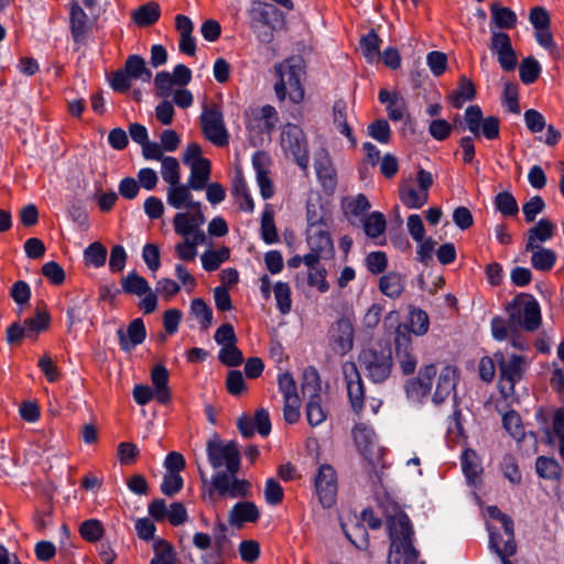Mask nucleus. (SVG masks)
<instances>
[{"label": "nucleus", "instance_id": "1", "mask_svg": "<svg viewBox=\"0 0 564 564\" xmlns=\"http://www.w3.org/2000/svg\"><path fill=\"white\" fill-rule=\"evenodd\" d=\"M249 28L262 44H270L274 40V32L285 24L284 13L273 3L253 0L247 9Z\"/></svg>", "mask_w": 564, "mask_h": 564}, {"label": "nucleus", "instance_id": "2", "mask_svg": "<svg viewBox=\"0 0 564 564\" xmlns=\"http://www.w3.org/2000/svg\"><path fill=\"white\" fill-rule=\"evenodd\" d=\"M278 80L274 85V91L280 100L286 97L294 104H299L304 98V89L301 84V77L304 73L303 61L300 57H290L274 67Z\"/></svg>", "mask_w": 564, "mask_h": 564}, {"label": "nucleus", "instance_id": "3", "mask_svg": "<svg viewBox=\"0 0 564 564\" xmlns=\"http://www.w3.org/2000/svg\"><path fill=\"white\" fill-rule=\"evenodd\" d=\"M237 473L219 470L213 477L210 486L203 494V499L215 503L218 497L247 498L250 495L251 484L247 479L237 478Z\"/></svg>", "mask_w": 564, "mask_h": 564}, {"label": "nucleus", "instance_id": "4", "mask_svg": "<svg viewBox=\"0 0 564 564\" xmlns=\"http://www.w3.org/2000/svg\"><path fill=\"white\" fill-rule=\"evenodd\" d=\"M510 325L514 329L522 328L534 332L541 325V308L539 302L530 294L522 293L516 296L508 305Z\"/></svg>", "mask_w": 564, "mask_h": 564}, {"label": "nucleus", "instance_id": "5", "mask_svg": "<svg viewBox=\"0 0 564 564\" xmlns=\"http://www.w3.org/2000/svg\"><path fill=\"white\" fill-rule=\"evenodd\" d=\"M306 241L310 252L306 254V265L334 256V242L328 225L324 220L312 221L306 229Z\"/></svg>", "mask_w": 564, "mask_h": 564}, {"label": "nucleus", "instance_id": "6", "mask_svg": "<svg viewBox=\"0 0 564 564\" xmlns=\"http://www.w3.org/2000/svg\"><path fill=\"white\" fill-rule=\"evenodd\" d=\"M280 145L286 156L293 158L301 170L306 171L310 163L307 139L302 128L295 123L282 127Z\"/></svg>", "mask_w": 564, "mask_h": 564}, {"label": "nucleus", "instance_id": "7", "mask_svg": "<svg viewBox=\"0 0 564 564\" xmlns=\"http://www.w3.org/2000/svg\"><path fill=\"white\" fill-rule=\"evenodd\" d=\"M207 457L210 466L220 470L238 473L240 469V453L235 442H223L218 435H214L206 444Z\"/></svg>", "mask_w": 564, "mask_h": 564}, {"label": "nucleus", "instance_id": "8", "mask_svg": "<svg viewBox=\"0 0 564 564\" xmlns=\"http://www.w3.org/2000/svg\"><path fill=\"white\" fill-rule=\"evenodd\" d=\"M495 359L499 369L501 392L512 393L514 384L523 378L529 360L521 355L501 351L495 354Z\"/></svg>", "mask_w": 564, "mask_h": 564}, {"label": "nucleus", "instance_id": "9", "mask_svg": "<svg viewBox=\"0 0 564 564\" xmlns=\"http://www.w3.org/2000/svg\"><path fill=\"white\" fill-rule=\"evenodd\" d=\"M304 395H307L306 417L312 426H317L326 420V412L322 406L321 384L316 370L304 375L302 384Z\"/></svg>", "mask_w": 564, "mask_h": 564}, {"label": "nucleus", "instance_id": "10", "mask_svg": "<svg viewBox=\"0 0 564 564\" xmlns=\"http://www.w3.org/2000/svg\"><path fill=\"white\" fill-rule=\"evenodd\" d=\"M359 362L367 377L376 383L383 382L391 373L392 358L390 352L364 349L359 355Z\"/></svg>", "mask_w": 564, "mask_h": 564}, {"label": "nucleus", "instance_id": "11", "mask_svg": "<svg viewBox=\"0 0 564 564\" xmlns=\"http://www.w3.org/2000/svg\"><path fill=\"white\" fill-rule=\"evenodd\" d=\"M200 127L205 138L216 147L228 144L229 134L225 127L223 112L217 105L204 107L200 115Z\"/></svg>", "mask_w": 564, "mask_h": 564}, {"label": "nucleus", "instance_id": "12", "mask_svg": "<svg viewBox=\"0 0 564 564\" xmlns=\"http://www.w3.org/2000/svg\"><path fill=\"white\" fill-rule=\"evenodd\" d=\"M465 123L467 129L475 137H485L488 140H495L500 134V122L497 117L490 116L487 118L482 117V111L479 106H468L464 115Z\"/></svg>", "mask_w": 564, "mask_h": 564}, {"label": "nucleus", "instance_id": "13", "mask_svg": "<svg viewBox=\"0 0 564 564\" xmlns=\"http://www.w3.org/2000/svg\"><path fill=\"white\" fill-rule=\"evenodd\" d=\"M394 355L403 375L414 373L417 366V357L412 345V336L404 324L399 325L395 329Z\"/></svg>", "mask_w": 564, "mask_h": 564}, {"label": "nucleus", "instance_id": "14", "mask_svg": "<svg viewBox=\"0 0 564 564\" xmlns=\"http://www.w3.org/2000/svg\"><path fill=\"white\" fill-rule=\"evenodd\" d=\"M314 488L319 503L330 508L337 498V474L333 466L323 464L314 476Z\"/></svg>", "mask_w": 564, "mask_h": 564}, {"label": "nucleus", "instance_id": "15", "mask_svg": "<svg viewBox=\"0 0 564 564\" xmlns=\"http://www.w3.org/2000/svg\"><path fill=\"white\" fill-rule=\"evenodd\" d=\"M69 31L75 45L74 50H80L87 43L90 23L88 15L76 0H73L69 4Z\"/></svg>", "mask_w": 564, "mask_h": 564}, {"label": "nucleus", "instance_id": "16", "mask_svg": "<svg viewBox=\"0 0 564 564\" xmlns=\"http://www.w3.org/2000/svg\"><path fill=\"white\" fill-rule=\"evenodd\" d=\"M341 370L350 404L356 413H360L364 408L365 387L358 368L355 362L346 361L343 364Z\"/></svg>", "mask_w": 564, "mask_h": 564}, {"label": "nucleus", "instance_id": "17", "mask_svg": "<svg viewBox=\"0 0 564 564\" xmlns=\"http://www.w3.org/2000/svg\"><path fill=\"white\" fill-rule=\"evenodd\" d=\"M329 345L338 355H346L354 346V325L349 318H339L329 329Z\"/></svg>", "mask_w": 564, "mask_h": 564}, {"label": "nucleus", "instance_id": "18", "mask_svg": "<svg viewBox=\"0 0 564 564\" xmlns=\"http://www.w3.org/2000/svg\"><path fill=\"white\" fill-rule=\"evenodd\" d=\"M435 375V365H427L420 370L416 378L409 379L404 387L408 399L413 402H422L431 392Z\"/></svg>", "mask_w": 564, "mask_h": 564}, {"label": "nucleus", "instance_id": "19", "mask_svg": "<svg viewBox=\"0 0 564 564\" xmlns=\"http://www.w3.org/2000/svg\"><path fill=\"white\" fill-rule=\"evenodd\" d=\"M117 336L122 350H132L145 339L147 330L143 321L141 318L133 319L126 330L119 328Z\"/></svg>", "mask_w": 564, "mask_h": 564}, {"label": "nucleus", "instance_id": "20", "mask_svg": "<svg viewBox=\"0 0 564 564\" xmlns=\"http://www.w3.org/2000/svg\"><path fill=\"white\" fill-rule=\"evenodd\" d=\"M260 518V511L252 501H239L229 511L228 522L234 528H241L245 523H254Z\"/></svg>", "mask_w": 564, "mask_h": 564}, {"label": "nucleus", "instance_id": "21", "mask_svg": "<svg viewBox=\"0 0 564 564\" xmlns=\"http://www.w3.org/2000/svg\"><path fill=\"white\" fill-rule=\"evenodd\" d=\"M252 166L256 171L257 183L262 198H271L274 194V188L269 177L267 154L263 152H256L252 156Z\"/></svg>", "mask_w": 564, "mask_h": 564}, {"label": "nucleus", "instance_id": "22", "mask_svg": "<svg viewBox=\"0 0 564 564\" xmlns=\"http://www.w3.org/2000/svg\"><path fill=\"white\" fill-rule=\"evenodd\" d=\"M193 188L189 185L182 184L181 182L169 186L166 193V202L167 204L175 209H188L191 207H198L199 202H195L193 199V195L191 193Z\"/></svg>", "mask_w": 564, "mask_h": 564}, {"label": "nucleus", "instance_id": "23", "mask_svg": "<svg viewBox=\"0 0 564 564\" xmlns=\"http://www.w3.org/2000/svg\"><path fill=\"white\" fill-rule=\"evenodd\" d=\"M457 382V370L452 366H446L442 369L437 383L436 390L433 395V402L435 404H440L444 402L452 392L455 391Z\"/></svg>", "mask_w": 564, "mask_h": 564}, {"label": "nucleus", "instance_id": "24", "mask_svg": "<svg viewBox=\"0 0 564 564\" xmlns=\"http://www.w3.org/2000/svg\"><path fill=\"white\" fill-rule=\"evenodd\" d=\"M489 547L500 557L502 564H512L509 557L517 552L514 538L503 539L495 527L489 525Z\"/></svg>", "mask_w": 564, "mask_h": 564}, {"label": "nucleus", "instance_id": "25", "mask_svg": "<svg viewBox=\"0 0 564 564\" xmlns=\"http://www.w3.org/2000/svg\"><path fill=\"white\" fill-rule=\"evenodd\" d=\"M555 225L549 219H540L527 232L525 249L541 247L542 243L551 240L554 236Z\"/></svg>", "mask_w": 564, "mask_h": 564}, {"label": "nucleus", "instance_id": "26", "mask_svg": "<svg viewBox=\"0 0 564 564\" xmlns=\"http://www.w3.org/2000/svg\"><path fill=\"white\" fill-rule=\"evenodd\" d=\"M170 375L163 365H155L151 370V382L153 390L156 392V401L160 404H167L172 399L171 389L169 387Z\"/></svg>", "mask_w": 564, "mask_h": 564}, {"label": "nucleus", "instance_id": "27", "mask_svg": "<svg viewBox=\"0 0 564 564\" xmlns=\"http://www.w3.org/2000/svg\"><path fill=\"white\" fill-rule=\"evenodd\" d=\"M536 419L539 422L543 421L545 425L543 432L550 441H552L553 435L558 438L560 455L564 460V409L555 410L552 419V429L547 426L546 419L543 416L542 412L536 414Z\"/></svg>", "mask_w": 564, "mask_h": 564}, {"label": "nucleus", "instance_id": "28", "mask_svg": "<svg viewBox=\"0 0 564 564\" xmlns=\"http://www.w3.org/2000/svg\"><path fill=\"white\" fill-rule=\"evenodd\" d=\"M399 197L402 204L410 209H420L429 200V193L404 183L399 187Z\"/></svg>", "mask_w": 564, "mask_h": 564}, {"label": "nucleus", "instance_id": "29", "mask_svg": "<svg viewBox=\"0 0 564 564\" xmlns=\"http://www.w3.org/2000/svg\"><path fill=\"white\" fill-rule=\"evenodd\" d=\"M463 473L469 484L475 485L482 473L481 462L471 448H466L460 456Z\"/></svg>", "mask_w": 564, "mask_h": 564}, {"label": "nucleus", "instance_id": "30", "mask_svg": "<svg viewBox=\"0 0 564 564\" xmlns=\"http://www.w3.org/2000/svg\"><path fill=\"white\" fill-rule=\"evenodd\" d=\"M191 175L187 180V184L193 191H202L208 185V181L210 177V161L209 160H199L196 164H192L189 166Z\"/></svg>", "mask_w": 564, "mask_h": 564}, {"label": "nucleus", "instance_id": "31", "mask_svg": "<svg viewBox=\"0 0 564 564\" xmlns=\"http://www.w3.org/2000/svg\"><path fill=\"white\" fill-rule=\"evenodd\" d=\"M525 251L531 252V264L538 271H551L556 263L557 256L552 249L541 246Z\"/></svg>", "mask_w": 564, "mask_h": 564}, {"label": "nucleus", "instance_id": "32", "mask_svg": "<svg viewBox=\"0 0 564 564\" xmlns=\"http://www.w3.org/2000/svg\"><path fill=\"white\" fill-rule=\"evenodd\" d=\"M380 291L391 299H397L404 290V276L397 272H388L379 280Z\"/></svg>", "mask_w": 564, "mask_h": 564}, {"label": "nucleus", "instance_id": "33", "mask_svg": "<svg viewBox=\"0 0 564 564\" xmlns=\"http://www.w3.org/2000/svg\"><path fill=\"white\" fill-rule=\"evenodd\" d=\"M206 240L205 234L197 235L196 238H186L174 247L176 257L182 261H194L197 257V247Z\"/></svg>", "mask_w": 564, "mask_h": 564}, {"label": "nucleus", "instance_id": "34", "mask_svg": "<svg viewBox=\"0 0 564 564\" xmlns=\"http://www.w3.org/2000/svg\"><path fill=\"white\" fill-rule=\"evenodd\" d=\"M487 514L490 519L498 521L499 527L495 524H491V527H495L497 529V533L500 536H503V539L514 538L513 521L508 514L503 513L496 506H489L487 508ZM489 525L490 523L487 525L488 529Z\"/></svg>", "mask_w": 564, "mask_h": 564}, {"label": "nucleus", "instance_id": "35", "mask_svg": "<svg viewBox=\"0 0 564 564\" xmlns=\"http://www.w3.org/2000/svg\"><path fill=\"white\" fill-rule=\"evenodd\" d=\"M173 227L174 231L181 236L183 239L186 238H196L198 232L205 234L202 228H196L194 223L192 221L191 213L181 212L175 214L173 218Z\"/></svg>", "mask_w": 564, "mask_h": 564}, {"label": "nucleus", "instance_id": "36", "mask_svg": "<svg viewBox=\"0 0 564 564\" xmlns=\"http://www.w3.org/2000/svg\"><path fill=\"white\" fill-rule=\"evenodd\" d=\"M314 167L318 180L323 185L334 184L335 182V170L333 169L330 158L324 150L318 152L314 159Z\"/></svg>", "mask_w": 564, "mask_h": 564}, {"label": "nucleus", "instance_id": "37", "mask_svg": "<svg viewBox=\"0 0 564 564\" xmlns=\"http://www.w3.org/2000/svg\"><path fill=\"white\" fill-rule=\"evenodd\" d=\"M130 77L135 80L149 83L152 77V72L147 67L145 61L140 55H130L126 59L123 67Z\"/></svg>", "mask_w": 564, "mask_h": 564}, {"label": "nucleus", "instance_id": "38", "mask_svg": "<svg viewBox=\"0 0 564 564\" xmlns=\"http://www.w3.org/2000/svg\"><path fill=\"white\" fill-rule=\"evenodd\" d=\"M278 120V112L271 105L262 106L253 112V121H258V127L267 134H271L273 132Z\"/></svg>", "mask_w": 564, "mask_h": 564}, {"label": "nucleus", "instance_id": "39", "mask_svg": "<svg viewBox=\"0 0 564 564\" xmlns=\"http://www.w3.org/2000/svg\"><path fill=\"white\" fill-rule=\"evenodd\" d=\"M261 239L267 245H272L279 241V234L274 224V213L270 205H265L261 217Z\"/></svg>", "mask_w": 564, "mask_h": 564}, {"label": "nucleus", "instance_id": "40", "mask_svg": "<svg viewBox=\"0 0 564 564\" xmlns=\"http://www.w3.org/2000/svg\"><path fill=\"white\" fill-rule=\"evenodd\" d=\"M476 89L473 82L466 77H462L457 89L449 95L451 104L454 108L459 109L463 105L475 97Z\"/></svg>", "mask_w": 564, "mask_h": 564}, {"label": "nucleus", "instance_id": "41", "mask_svg": "<svg viewBox=\"0 0 564 564\" xmlns=\"http://www.w3.org/2000/svg\"><path fill=\"white\" fill-rule=\"evenodd\" d=\"M121 288L124 293L138 296H142L151 289L149 282L137 271H131L122 278Z\"/></svg>", "mask_w": 564, "mask_h": 564}, {"label": "nucleus", "instance_id": "42", "mask_svg": "<svg viewBox=\"0 0 564 564\" xmlns=\"http://www.w3.org/2000/svg\"><path fill=\"white\" fill-rule=\"evenodd\" d=\"M364 231L367 237L375 239L383 235L387 228V220L382 213L372 212L362 219Z\"/></svg>", "mask_w": 564, "mask_h": 564}, {"label": "nucleus", "instance_id": "43", "mask_svg": "<svg viewBox=\"0 0 564 564\" xmlns=\"http://www.w3.org/2000/svg\"><path fill=\"white\" fill-rule=\"evenodd\" d=\"M232 196L239 204V208L247 213H252L254 203L249 192L247 182L242 177H237L232 186Z\"/></svg>", "mask_w": 564, "mask_h": 564}, {"label": "nucleus", "instance_id": "44", "mask_svg": "<svg viewBox=\"0 0 564 564\" xmlns=\"http://www.w3.org/2000/svg\"><path fill=\"white\" fill-rule=\"evenodd\" d=\"M491 19L500 29H512L517 24V14L509 8L495 2L490 6Z\"/></svg>", "mask_w": 564, "mask_h": 564}, {"label": "nucleus", "instance_id": "45", "mask_svg": "<svg viewBox=\"0 0 564 564\" xmlns=\"http://www.w3.org/2000/svg\"><path fill=\"white\" fill-rule=\"evenodd\" d=\"M191 315L199 323L202 329H207L213 323V310L200 297L191 302Z\"/></svg>", "mask_w": 564, "mask_h": 564}, {"label": "nucleus", "instance_id": "46", "mask_svg": "<svg viewBox=\"0 0 564 564\" xmlns=\"http://www.w3.org/2000/svg\"><path fill=\"white\" fill-rule=\"evenodd\" d=\"M160 18V7L154 2H149L139 7L132 15L134 23L139 26H148L155 23Z\"/></svg>", "mask_w": 564, "mask_h": 564}, {"label": "nucleus", "instance_id": "47", "mask_svg": "<svg viewBox=\"0 0 564 564\" xmlns=\"http://www.w3.org/2000/svg\"><path fill=\"white\" fill-rule=\"evenodd\" d=\"M536 474L544 479L557 480L561 477L562 468L558 462L551 457L540 456L535 462Z\"/></svg>", "mask_w": 564, "mask_h": 564}, {"label": "nucleus", "instance_id": "48", "mask_svg": "<svg viewBox=\"0 0 564 564\" xmlns=\"http://www.w3.org/2000/svg\"><path fill=\"white\" fill-rule=\"evenodd\" d=\"M229 256L230 250L228 247H221L218 250H207L200 257L202 265L208 272L216 271L223 262L229 259Z\"/></svg>", "mask_w": 564, "mask_h": 564}, {"label": "nucleus", "instance_id": "49", "mask_svg": "<svg viewBox=\"0 0 564 564\" xmlns=\"http://www.w3.org/2000/svg\"><path fill=\"white\" fill-rule=\"evenodd\" d=\"M308 269L307 272V283L310 286L315 288L321 293H325L329 290V283L326 280L327 271L326 269L319 264V262H314L311 265H306Z\"/></svg>", "mask_w": 564, "mask_h": 564}, {"label": "nucleus", "instance_id": "50", "mask_svg": "<svg viewBox=\"0 0 564 564\" xmlns=\"http://www.w3.org/2000/svg\"><path fill=\"white\" fill-rule=\"evenodd\" d=\"M153 551L154 556L152 557L150 564H174L175 563V553L172 545L163 540L155 539L153 541Z\"/></svg>", "mask_w": 564, "mask_h": 564}, {"label": "nucleus", "instance_id": "51", "mask_svg": "<svg viewBox=\"0 0 564 564\" xmlns=\"http://www.w3.org/2000/svg\"><path fill=\"white\" fill-rule=\"evenodd\" d=\"M380 43L381 40L375 31H371L361 37L360 50L369 63L380 59Z\"/></svg>", "mask_w": 564, "mask_h": 564}, {"label": "nucleus", "instance_id": "52", "mask_svg": "<svg viewBox=\"0 0 564 564\" xmlns=\"http://www.w3.org/2000/svg\"><path fill=\"white\" fill-rule=\"evenodd\" d=\"M347 106L344 101L338 100L334 105V123L336 124L338 131L348 138V140L356 144V139L352 134L351 128L347 122Z\"/></svg>", "mask_w": 564, "mask_h": 564}, {"label": "nucleus", "instance_id": "53", "mask_svg": "<svg viewBox=\"0 0 564 564\" xmlns=\"http://www.w3.org/2000/svg\"><path fill=\"white\" fill-rule=\"evenodd\" d=\"M107 260V249L98 241L90 243L84 250V261L88 267L101 268Z\"/></svg>", "mask_w": 564, "mask_h": 564}, {"label": "nucleus", "instance_id": "54", "mask_svg": "<svg viewBox=\"0 0 564 564\" xmlns=\"http://www.w3.org/2000/svg\"><path fill=\"white\" fill-rule=\"evenodd\" d=\"M50 323V316L46 312H37L35 317L26 318L23 322V328L26 334V338L36 339L37 335L47 328Z\"/></svg>", "mask_w": 564, "mask_h": 564}, {"label": "nucleus", "instance_id": "55", "mask_svg": "<svg viewBox=\"0 0 564 564\" xmlns=\"http://www.w3.org/2000/svg\"><path fill=\"white\" fill-rule=\"evenodd\" d=\"M161 176L169 186L181 182V167L178 161L173 156H165L161 161Z\"/></svg>", "mask_w": 564, "mask_h": 564}, {"label": "nucleus", "instance_id": "56", "mask_svg": "<svg viewBox=\"0 0 564 564\" xmlns=\"http://www.w3.org/2000/svg\"><path fill=\"white\" fill-rule=\"evenodd\" d=\"M273 293L278 311L283 315L289 314L292 308L291 288L289 283L276 282L273 288Z\"/></svg>", "mask_w": 564, "mask_h": 564}, {"label": "nucleus", "instance_id": "57", "mask_svg": "<svg viewBox=\"0 0 564 564\" xmlns=\"http://www.w3.org/2000/svg\"><path fill=\"white\" fill-rule=\"evenodd\" d=\"M405 326L408 327V330L410 332L411 336L412 334L416 336H422L426 334L429 330V316L423 310H413L410 313L409 326Z\"/></svg>", "mask_w": 564, "mask_h": 564}, {"label": "nucleus", "instance_id": "58", "mask_svg": "<svg viewBox=\"0 0 564 564\" xmlns=\"http://www.w3.org/2000/svg\"><path fill=\"white\" fill-rule=\"evenodd\" d=\"M352 436L360 451H367L376 441V433L373 429L364 423H359L354 427Z\"/></svg>", "mask_w": 564, "mask_h": 564}, {"label": "nucleus", "instance_id": "59", "mask_svg": "<svg viewBox=\"0 0 564 564\" xmlns=\"http://www.w3.org/2000/svg\"><path fill=\"white\" fill-rule=\"evenodd\" d=\"M505 430L516 440L520 441L524 436V427L521 416L518 412L511 410L502 416Z\"/></svg>", "mask_w": 564, "mask_h": 564}, {"label": "nucleus", "instance_id": "60", "mask_svg": "<svg viewBox=\"0 0 564 564\" xmlns=\"http://www.w3.org/2000/svg\"><path fill=\"white\" fill-rule=\"evenodd\" d=\"M500 470L502 471L506 479L512 485H520L522 481V475L519 469L518 462L512 455H505L500 463Z\"/></svg>", "mask_w": 564, "mask_h": 564}, {"label": "nucleus", "instance_id": "61", "mask_svg": "<svg viewBox=\"0 0 564 564\" xmlns=\"http://www.w3.org/2000/svg\"><path fill=\"white\" fill-rule=\"evenodd\" d=\"M494 203L497 210H499L503 216L510 217L518 214V203L514 196L509 192L498 193Z\"/></svg>", "mask_w": 564, "mask_h": 564}, {"label": "nucleus", "instance_id": "62", "mask_svg": "<svg viewBox=\"0 0 564 564\" xmlns=\"http://www.w3.org/2000/svg\"><path fill=\"white\" fill-rule=\"evenodd\" d=\"M541 73L539 62L533 57H527L519 67V75L524 84H532L536 80Z\"/></svg>", "mask_w": 564, "mask_h": 564}, {"label": "nucleus", "instance_id": "63", "mask_svg": "<svg viewBox=\"0 0 564 564\" xmlns=\"http://www.w3.org/2000/svg\"><path fill=\"white\" fill-rule=\"evenodd\" d=\"M368 134L376 141L387 144L391 139V129L387 120L377 119L368 126Z\"/></svg>", "mask_w": 564, "mask_h": 564}, {"label": "nucleus", "instance_id": "64", "mask_svg": "<svg viewBox=\"0 0 564 564\" xmlns=\"http://www.w3.org/2000/svg\"><path fill=\"white\" fill-rule=\"evenodd\" d=\"M218 359L228 367H237L242 364L243 355L236 344H231L220 348Z\"/></svg>", "mask_w": 564, "mask_h": 564}]
</instances>
